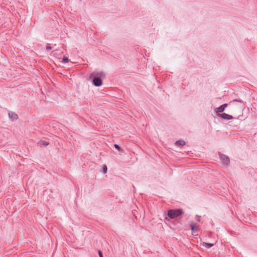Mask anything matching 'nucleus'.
I'll use <instances>...</instances> for the list:
<instances>
[{"label": "nucleus", "mask_w": 257, "mask_h": 257, "mask_svg": "<svg viewBox=\"0 0 257 257\" xmlns=\"http://www.w3.org/2000/svg\"><path fill=\"white\" fill-rule=\"evenodd\" d=\"M105 76V75L103 71H94L90 74L89 78L92 79V84L95 86L99 87L102 84L101 78Z\"/></svg>", "instance_id": "nucleus-1"}, {"label": "nucleus", "mask_w": 257, "mask_h": 257, "mask_svg": "<svg viewBox=\"0 0 257 257\" xmlns=\"http://www.w3.org/2000/svg\"><path fill=\"white\" fill-rule=\"evenodd\" d=\"M184 214L182 209H171L168 210L167 212V216L165 217L166 220L173 219Z\"/></svg>", "instance_id": "nucleus-2"}, {"label": "nucleus", "mask_w": 257, "mask_h": 257, "mask_svg": "<svg viewBox=\"0 0 257 257\" xmlns=\"http://www.w3.org/2000/svg\"><path fill=\"white\" fill-rule=\"evenodd\" d=\"M219 158L222 164L225 165H228L230 163L229 157L223 154L219 153Z\"/></svg>", "instance_id": "nucleus-3"}, {"label": "nucleus", "mask_w": 257, "mask_h": 257, "mask_svg": "<svg viewBox=\"0 0 257 257\" xmlns=\"http://www.w3.org/2000/svg\"><path fill=\"white\" fill-rule=\"evenodd\" d=\"M217 116L219 117L222 118L224 120H230L233 118L232 115H229L225 113H218Z\"/></svg>", "instance_id": "nucleus-4"}, {"label": "nucleus", "mask_w": 257, "mask_h": 257, "mask_svg": "<svg viewBox=\"0 0 257 257\" xmlns=\"http://www.w3.org/2000/svg\"><path fill=\"white\" fill-rule=\"evenodd\" d=\"M227 106V103H224L220 105L219 107L215 109V112L218 113L222 112L225 110V108Z\"/></svg>", "instance_id": "nucleus-5"}, {"label": "nucleus", "mask_w": 257, "mask_h": 257, "mask_svg": "<svg viewBox=\"0 0 257 257\" xmlns=\"http://www.w3.org/2000/svg\"><path fill=\"white\" fill-rule=\"evenodd\" d=\"M9 116L12 121L17 120L18 118V115L14 112L10 111L9 112Z\"/></svg>", "instance_id": "nucleus-6"}, {"label": "nucleus", "mask_w": 257, "mask_h": 257, "mask_svg": "<svg viewBox=\"0 0 257 257\" xmlns=\"http://www.w3.org/2000/svg\"><path fill=\"white\" fill-rule=\"evenodd\" d=\"M191 230L192 232H197L198 230V226L192 222L190 224Z\"/></svg>", "instance_id": "nucleus-7"}, {"label": "nucleus", "mask_w": 257, "mask_h": 257, "mask_svg": "<svg viewBox=\"0 0 257 257\" xmlns=\"http://www.w3.org/2000/svg\"><path fill=\"white\" fill-rule=\"evenodd\" d=\"M113 147L115 148L116 150L117 151L118 154L120 155H121L123 153V150L121 148V147L117 145V144H114Z\"/></svg>", "instance_id": "nucleus-8"}, {"label": "nucleus", "mask_w": 257, "mask_h": 257, "mask_svg": "<svg viewBox=\"0 0 257 257\" xmlns=\"http://www.w3.org/2000/svg\"><path fill=\"white\" fill-rule=\"evenodd\" d=\"M185 144H186V142L182 140H178V141H176V142H175V145L177 147H183Z\"/></svg>", "instance_id": "nucleus-9"}, {"label": "nucleus", "mask_w": 257, "mask_h": 257, "mask_svg": "<svg viewBox=\"0 0 257 257\" xmlns=\"http://www.w3.org/2000/svg\"><path fill=\"white\" fill-rule=\"evenodd\" d=\"M202 245L203 246L206 247V248H209L212 247L214 245V244L211 243H207L203 242L202 243Z\"/></svg>", "instance_id": "nucleus-10"}, {"label": "nucleus", "mask_w": 257, "mask_h": 257, "mask_svg": "<svg viewBox=\"0 0 257 257\" xmlns=\"http://www.w3.org/2000/svg\"><path fill=\"white\" fill-rule=\"evenodd\" d=\"M238 102L244 104L243 101L240 98L234 99L231 101H230V102Z\"/></svg>", "instance_id": "nucleus-11"}, {"label": "nucleus", "mask_w": 257, "mask_h": 257, "mask_svg": "<svg viewBox=\"0 0 257 257\" xmlns=\"http://www.w3.org/2000/svg\"><path fill=\"white\" fill-rule=\"evenodd\" d=\"M107 168L106 165H104L102 170V172L104 174H105L107 173Z\"/></svg>", "instance_id": "nucleus-12"}, {"label": "nucleus", "mask_w": 257, "mask_h": 257, "mask_svg": "<svg viewBox=\"0 0 257 257\" xmlns=\"http://www.w3.org/2000/svg\"><path fill=\"white\" fill-rule=\"evenodd\" d=\"M69 62V59L67 57H64L62 59V62L64 63H66Z\"/></svg>", "instance_id": "nucleus-13"}, {"label": "nucleus", "mask_w": 257, "mask_h": 257, "mask_svg": "<svg viewBox=\"0 0 257 257\" xmlns=\"http://www.w3.org/2000/svg\"><path fill=\"white\" fill-rule=\"evenodd\" d=\"M195 218H196V220H197V221H199H199H200V216H199V215H196L195 216Z\"/></svg>", "instance_id": "nucleus-14"}, {"label": "nucleus", "mask_w": 257, "mask_h": 257, "mask_svg": "<svg viewBox=\"0 0 257 257\" xmlns=\"http://www.w3.org/2000/svg\"><path fill=\"white\" fill-rule=\"evenodd\" d=\"M46 49L47 50H51L52 49V47L51 46H49V44H47V46H46Z\"/></svg>", "instance_id": "nucleus-15"}, {"label": "nucleus", "mask_w": 257, "mask_h": 257, "mask_svg": "<svg viewBox=\"0 0 257 257\" xmlns=\"http://www.w3.org/2000/svg\"><path fill=\"white\" fill-rule=\"evenodd\" d=\"M43 144L45 146H47L49 145V143L46 141H43Z\"/></svg>", "instance_id": "nucleus-16"}, {"label": "nucleus", "mask_w": 257, "mask_h": 257, "mask_svg": "<svg viewBox=\"0 0 257 257\" xmlns=\"http://www.w3.org/2000/svg\"><path fill=\"white\" fill-rule=\"evenodd\" d=\"M98 254L99 257H103L102 253L100 250H98Z\"/></svg>", "instance_id": "nucleus-17"}]
</instances>
